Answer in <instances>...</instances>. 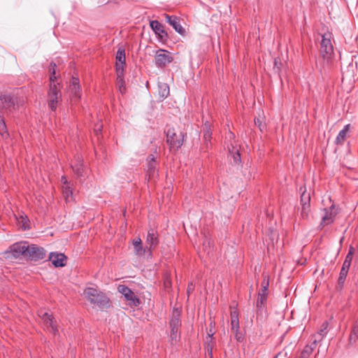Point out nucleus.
Segmentation results:
<instances>
[{
    "label": "nucleus",
    "mask_w": 358,
    "mask_h": 358,
    "mask_svg": "<svg viewBox=\"0 0 358 358\" xmlns=\"http://www.w3.org/2000/svg\"><path fill=\"white\" fill-rule=\"evenodd\" d=\"M56 64L55 63L50 64V85L47 94V103L48 108L52 111H55L59 103L62 100V86L59 83H57V77L55 76Z\"/></svg>",
    "instance_id": "nucleus-1"
},
{
    "label": "nucleus",
    "mask_w": 358,
    "mask_h": 358,
    "mask_svg": "<svg viewBox=\"0 0 358 358\" xmlns=\"http://www.w3.org/2000/svg\"><path fill=\"white\" fill-rule=\"evenodd\" d=\"M85 298L88 300L93 307L105 309L110 307V299L107 295L96 287H86L83 291Z\"/></svg>",
    "instance_id": "nucleus-2"
},
{
    "label": "nucleus",
    "mask_w": 358,
    "mask_h": 358,
    "mask_svg": "<svg viewBox=\"0 0 358 358\" xmlns=\"http://www.w3.org/2000/svg\"><path fill=\"white\" fill-rule=\"evenodd\" d=\"M322 40L320 42V55L324 62L329 63L334 55V47L332 45L333 34L327 31L320 34Z\"/></svg>",
    "instance_id": "nucleus-3"
},
{
    "label": "nucleus",
    "mask_w": 358,
    "mask_h": 358,
    "mask_svg": "<svg viewBox=\"0 0 358 358\" xmlns=\"http://www.w3.org/2000/svg\"><path fill=\"white\" fill-rule=\"evenodd\" d=\"M181 311L178 308H173L170 317L169 327L171 329L170 340L171 344L177 342L180 336Z\"/></svg>",
    "instance_id": "nucleus-4"
},
{
    "label": "nucleus",
    "mask_w": 358,
    "mask_h": 358,
    "mask_svg": "<svg viewBox=\"0 0 358 358\" xmlns=\"http://www.w3.org/2000/svg\"><path fill=\"white\" fill-rule=\"evenodd\" d=\"M262 278L261 289L258 292V297L256 302L257 313L262 312L267 301L268 294L269 277L265 273H263Z\"/></svg>",
    "instance_id": "nucleus-5"
},
{
    "label": "nucleus",
    "mask_w": 358,
    "mask_h": 358,
    "mask_svg": "<svg viewBox=\"0 0 358 358\" xmlns=\"http://www.w3.org/2000/svg\"><path fill=\"white\" fill-rule=\"evenodd\" d=\"M68 92L71 104H77L81 98V89L78 78L72 76Z\"/></svg>",
    "instance_id": "nucleus-6"
},
{
    "label": "nucleus",
    "mask_w": 358,
    "mask_h": 358,
    "mask_svg": "<svg viewBox=\"0 0 358 358\" xmlns=\"http://www.w3.org/2000/svg\"><path fill=\"white\" fill-rule=\"evenodd\" d=\"M340 208L334 203L329 208H324L323 209V215L321 218L320 226L324 227V226L332 224L336 215L338 214Z\"/></svg>",
    "instance_id": "nucleus-7"
},
{
    "label": "nucleus",
    "mask_w": 358,
    "mask_h": 358,
    "mask_svg": "<svg viewBox=\"0 0 358 358\" xmlns=\"http://www.w3.org/2000/svg\"><path fill=\"white\" fill-rule=\"evenodd\" d=\"M117 290L124 296L129 306L136 307L139 306V299L136 296V295L129 287L124 285H120L117 287Z\"/></svg>",
    "instance_id": "nucleus-8"
},
{
    "label": "nucleus",
    "mask_w": 358,
    "mask_h": 358,
    "mask_svg": "<svg viewBox=\"0 0 358 358\" xmlns=\"http://www.w3.org/2000/svg\"><path fill=\"white\" fill-rule=\"evenodd\" d=\"M183 141L184 135L182 133L176 135L173 129H169L166 131V142L171 148L178 150L182 146Z\"/></svg>",
    "instance_id": "nucleus-9"
},
{
    "label": "nucleus",
    "mask_w": 358,
    "mask_h": 358,
    "mask_svg": "<svg viewBox=\"0 0 358 358\" xmlns=\"http://www.w3.org/2000/svg\"><path fill=\"white\" fill-rule=\"evenodd\" d=\"M155 64L160 68L165 67L168 64L173 62V58L169 51L163 49H159L155 54Z\"/></svg>",
    "instance_id": "nucleus-10"
},
{
    "label": "nucleus",
    "mask_w": 358,
    "mask_h": 358,
    "mask_svg": "<svg viewBox=\"0 0 358 358\" xmlns=\"http://www.w3.org/2000/svg\"><path fill=\"white\" fill-rule=\"evenodd\" d=\"M26 257L34 261L43 259L45 257V250L36 245H28Z\"/></svg>",
    "instance_id": "nucleus-11"
},
{
    "label": "nucleus",
    "mask_w": 358,
    "mask_h": 358,
    "mask_svg": "<svg viewBox=\"0 0 358 358\" xmlns=\"http://www.w3.org/2000/svg\"><path fill=\"white\" fill-rule=\"evenodd\" d=\"M147 161L145 170L148 180H155L157 176L156 157L154 155L151 154L148 157Z\"/></svg>",
    "instance_id": "nucleus-12"
},
{
    "label": "nucleus",
    "mask_w": 358,
    "mask_h": 358,
    "mask_svg": "<svg viewBox=\"0 0 358 358\" xmlns=\"http://www.w3.org/2000/svg\"><path fill=\"white\" fill-rule=\"evenodd\" d=\"M159 238L157 231L155 229H150L146 237V243L148 245L147 249L149 255L152 254V250H154L159 244Z\"/></svg>",
    "instance_id": "nucleus-13"
},
{
    "label": "nucleus",
    "mask_w": 358,
    "mask_h": 358,
    "mask_svg": "<svg viewBox=\"0 0 358 358\" xmlns=\"http://www.w3.org/2000/svg\"><path fill=\"white\" fill-rule=\"evenodd\" d=\"M41 317L50 332L55 336L59 334L57 326L52 315L44 313L41 315Z\"/></svg>",
    "instance_id": "nucleus-14"
},
{
    "label": "nucleus",
    "mask_w": 358,
    "mask_h": 358,
    "mask_svg": "<svg viewBox=\"0 0 358 358\" xmlns=\"http://www.w3.org/2000/svg\"><path fill=\"white\" fill-rule=\"evenodd\" d=\"M28 245L27 243H17L10 247V252L15 258L19 257L20 255L27 256Z\"/></svg>",
    "instance_id": "nucleus-15"
},
{
    "label": "nucleus",
    "mask_w": 358,
    "mask_h": 358,
    "mask_svg": "<svg viewBox=\"0 0 358 358\" xmlns=\"http://www.w3.org/2000/svg\"><path fill=\"white\" fill-rule=\"evenodd\" d=\"M165 19L166 22L172 26L178 34L180 35L185 34V30L180 24V19L178 17L166 14Z\"/></svg>",
    "instance_id": "nucleus-16"
},
{
    "label": "nucleus",
    "mask_w": 358,
    "mask_h": 358,
    "mask_svg": "<svg viewBox=\"0 0 358 358\" xmlns=\"http://www.w3.org/2000/svg\"><path fill=\"white\" fill-rule=\"evenodd\" d=\"M116 72L117 74L123 73L124 66L125 65V50L123 48H119L116 54Z\"/></svg>",
    "instance_id": "nucleus-17"
},
{
    "label": "nucleus",
    "mask_w": 358,
    "mask_h": 358,
    "mask_svg": "<svg viewBox=\"0 0 358 358\" xmlns=\"http://www.w3.org/2000/svg\"><path fill=\"white\" fill-rule=\"evenodd\" d=\"M71 166L73 172L78 177L81 178L84 176L85 168L83 164V159L80 156L75 157L74 160L72 161Z\"/></svg>",
    "instance_id": "nucleus-18"
},
{
    "label": "nucleus",
    "mask_w": 358,
    "mask_h": 358,
    "mask_svg": "<svg viewBox=\"0 0 358 358\" xmlns=\"http://www.w3.org/2000/svg\"><path fill=\"white\" fill-rule=\"evenodd\" d=\"M49 260L55 267L64 266L66 257L62 253L51 252L49 255Z\"/></svg>",
    "instance_id": "nucleus-19"
},
{
    "label": "nucleus",
    "mask_w": 358,
    "mask_h": 358,
    "mask_svg": "<svg viewBox=\"0 0 358 358\" xmlns=\"http://www.w3.org/2000/svg\"><path fill=\"white\" fill-rule=\"evenodd\" d=\"M61 182L62 183V189L64 199L66 201H69V200L73 199V191L71 187L66 176L62 177Z\"/></svg>",
    "instance_id": "nucleus-20"
},
{
    "label": "nucleus",
    "mask_w": 358,
    "mask_h": 358,
    "mask_svg": "<svg viewBox=\"0 0 358 358\" xmlns=\"http://www.w3.org/2000/svg\"><path fill=\"white\" fill-rule=\"evenodd\" d=\"M231 329L232 331H237L240 329L238 311L236 307L230 306Z\"/></svg>",
    "instance_id": "nucleus-21"
},
{
    "label": "nucleus",
    "mask_w": 358,
    "mask_h": 358,
    "mask_svg": "<svg viewBox=\"0 0 358 358\" xmlns=\"http://www.w3.org/2000/svg\"><path fill=\"white\" fill-rule=\"evenodd\" d=\"M15 106V101L10 95L0 96V110H11Z\"/></svg>",
    "instance_id": "nucleus-22"
},
{
    "label": "nucleus",
    "mask_w": 358,
    "mask_h": 358,
    "mask_svg": "<svg viewBox=\"0 0 358 358\" xmlns=\"http://www.w3.org/2000/svg\"><path fill=\"white\" fill-rule=\"evenodd\" d=\"M317 343V339H315L309 345L305 346L303 350L301 351L299 358H309L315 348Z\"/></svg>",
    "instance_id": "nucleus-23"
},
{
    "label": "nucleus",
    "mask_w": 358,
    "mask_h": 358,
    "mask_svg": "<svg viewBox=\"0 0 358 358\" xmlns=\"http://www.w3.org/2000/svg\"><path fill=\"white\" fill-rule=\"evenodd\" d=\"M350 124H346L344 126L343 129L340 131L338 136L336 138L335 143L336 145H343L344 141H345V138L347 137V134L348 133L350 130Z\"/></svg>",
    "instance_id": "nucleus-24"
},
{
    "label": "nucleus",
    "mask_w": 358,
    "mask_h": 358,
    "mask_svg": "<svg viewBox=\"0 0 358 358\" xmlns=\"http://www.w3.org/2000/svg\"><path fill=\"white\" fill-rule=\"evenodd\" d=\"M329 322L324 321L316 334L313 336L314 340L317 339V343L321 341L328 332Z\"/></svg>",
    "instance_id": "nucleus-25"
},
{
    "label": "nucleus",
    "mask_w": 358,
    "mask_h": 358,
    "mask_svg": "<svg viewBox=\"0 0 358 358\" xmlns=\"http://www.w3.org/2000/svg\"><path fill=\"white\" fill-rule=\"evenodd\" d=\"M133 245L134 248L135 253L138 256H143L148 250L147 248H144L142 245V241L140 238H137L133 241Z\"/></svg>",
    "instance_id": "nucleus-26"
},
{
    "label": "nucleus",
    "mask_w": 358,
    "mask_h": 358,
    "mask_svg": "<svg viewBox=\"0 0 358 358\" xmlns=\"http://www.w3.org/2000/svg\"><path fill=\"white\" fill-rule=\"evenodd\" d=\"M16 220L20 227L24 230L29 229V220L26 214L24 213H19V215L16 216Z\"/></svg>",
    "instance_id": "nucleus-27"
},
{
    "label": "nucleus",
    "mask_w": 358,
    "mask_h": 358,
    "mask_svg": "<svg viewBox=\"0 0 358 358\" xmlns=\"http://www.w3.org/2000/svg\"><path fill=\"white\" fill-rule=\"evenodd\" d=\"M150 25L152 29L155 32L156 34L160 37H163V34L166 35V33L163 29L162 24L157 20H152L150 22Z\"/></svg>",
    "instance_id": "nucleus-28"
},
{
    "label": "nucleus",
    "mask_w": 358,
    "mask_h": 358,
    "mask_svg": "<svg viewBox=\"0 0 358 358\" xmlns=\"http://www.w3.org/2000/svg\"><path fill=\"white\" fill-rule=\"evenodd\" d=\"M229 156L233 159L234 164H241V157L240 152L234 146H231V148H229Z\"/></svg>",
    "instance_id": "nucleus-29"
},
{
    "label": "nucleus",
    "mask_w": 358,
    "mask_h": 358,
    "mask_svg": "<svg viewBox=\"0 0 358 358\" xmlns=\"http://www.w3.org/2000/svg\"><path fill=\"white\" fill-rule=\"evenodd\" d=\"M203 251L209 255L213 252V244L210 237L204 235L202 243Z\"/></svg>",
    "instance_id": "nucleus-30"
},
{
    "label": "nucleus",
    "mask_w": 358,
    "mask_h": 358,
    "mask_svg": "<svg viewBox=\"0 0 358 358\" xmlns=\"http://www.w3.org/2000/svg\"><path fill=\"white\" fill-rule=\"evenodd\" d=\"M350 267V266L347 264H343L342 266L338 280V283L341 287H343L344 285Z\"/></svg>",
    "instance_id": "nucleus-31"
},
{
    "label": "nucleus",
    "mask_w": 358,
    "mask_h": 358,
    "mask_svg": "<svg viewBox=\"0 0 358 358\" xmlns=\"http://www.w3.org/2000/svg\"><path fill=\"white\" fill-rule=\"evenodd\" d=\"M117 87H118V90L122 94L126 92V86L124 80L123 73L117 74Z\"/></svg>",
    "instance_id": "nucleus-32"
},
{
    "label": "nucleus",
    "mask_w": 358,
    "mask_h": 358,
    "mask_svg": "<svg viewBox=\"0 0 358 358\" xmlns=\"http://www.w3.org/2000/svg\"><path fill=\"white\" fill-rule=\"evenodd\" d=\"M358 339V324L354 325L349 337V343L352 345L356 343Z\"/></svg>",
    "instance_id": "nucleus-33"
},
{
    "label": "nucleus",
    "mask_w": 358,
    "mask_h": 358,
    "mask_svg": "<svg viewBox=\"0 0 358 358\" xmlns=\"http://www.w3.org/2000/svg\"><path fill=\"white\" fill-rule=\"evenodd\" d=\"M0 135L4 138H6L8 136V133L7 131V127H6L5 121L3 118V117H1V115H0Z\"/></svg>",
    "instance_id": "nucleus-34"
},
{
    "label": "nucleus",
    "mask_w": 358,
    "mask_h": 358,
    "mask_svg": "<svg viewBox=\"0 0 358 358\" xmlns=\"http://www.w3.org/2000/svg\"><path fill=\"white\" fill-rule=\"evenodd\" d=\"M164 285L166 289H169L171 287V280L169 273H165L164 276Z\"/></svg>",
    "instance_id": "nucleus-35"
},
{
    "label": "nucleus",
    "mask_w": 358,
    "mask_h": 358,
    "mask_svg": "<svg viewBox=\"0 0 358 358\" xmlns=\"http://www.w3.org/2000/svg\"><path fill=\"white\" fill-rule=\"evenodd\" d=\"M211 135H212V133H211L210 129L208 128V127L206 125L204 134H203V138H204V140L206 142L210 140Z\"/></svg>",
    "instance_id": "nucleus-36"
},
{
    "label": "nucleus",
    "mask_w": 358,
    "mask_h": 358,
    "mask_svg": "<svg viewBox=\"0 0 358 358\" xmlns=\"http://www.w3.org/2000/svg\"><path fill=\"white\" fill-rule=\"evenodd\" d=\"M234 334L235 338L238 342H242L244 340V335L240 331V329L237 331H232Z\"/></svg>",
    "instance_id": "nucleus-37"
},
{
    "label": "nucleus",
    "mask_w": 358,
    "mask_h": 358,
    "mask_svg": "<svg viewBox=\"0 0 358 358\" xmlns=\"http://www.w3.org/2000/svg\"><path fill=\"white\" fill-rule=\"evenodd\" d=\"M161 88L163 87V90H162V96H164V97H166L169 94V87L167 85H163L162 86L160 87Z\"/></svg>",
    "instance_id": "nucleus-38"
},
{
    "label": "nucleus",
    "mask_w": 358,
    "mask_h": 358,
    "mask_svg": "<svg viewBox=\"0 0 358 358\" xmlns=\"http://www.w3.org/2000/svg\"><path fill=\"white\" fill-rule=\"evenodd\" d=\"M213 348H214L213 339H210L209 341L206 342V344H205L206 350H213Z\"/></svg>",
    "instance_id": "nucleus-39"
},
{
    "label": "nucleus",
    "mask_w": 358,
    "mask_h": 358,
    "mask_svg": "<svg viewBox=\"0 0 358 358\" xmlns=\"http://www.w3.org/2000/svg\"><path fill=\"white\" fill-rule=\"evenodd\" d=\"M352 257H353V255H350L349 254H347L343 264H347L348 266H350L352 260Z\"/></svg>",
    "instance_id": "nucleus-40"
},
{
    "label": "nucleus",
    "mask_w": 358,
    "mask_h": 358,
    "mask_svg": "<svg viewBox=\"0 0 358 358\" xmlns=\"http://www.w3.org/2000/svg\"><path fill=\"white\" fill-rule=\"evenodd\" d=\"M310 197L309 194H306L305 192H303L301 196V201H310Z\"/></svg>",
    "instance_id": "nucleus-41"
},
{
    "label": "nucleus",
    "mask_w": 358,
    "mask_h": 358,
    "mask_svg": "<svg viewBox=\"0 0 358 358\" xmlns=\"http://www.w3.org/2000/svg\"><path fill=\"white\" fill-rule=\"evenodd\" d=\"M195 285L193 282H189L188 284L187 288V293L189 296L191 292H192L194 289Z\"/></svg>",
    "instance_id": "nucleus-42"
},
{
    "label": "nucleus",
    "mask_w": 358,
    "mask_h": 358,
    "mask_svg": "<svg viewBox=\"0 0 358 358\" xmlns=\"http://www.w3.org/2000/svg\"><path fill=\"white\" fill-rule=\"evenodd\" d=\"M102 126L101 124H97L94 127V132L98 136L101 132Z\"/></svg>",
    "instance_id": "nucleus-43"
},
{
    "label": "nucleus",
    "mask_w": 358,
    "mask_h": 358,
    "mask_svg": "<svg viewBox=\"0 0 358 358\" xmlns=\"http://www.w3.org/2000/svg\"><path fill=\"white\" fill-rule=\"evenodd\" d=\"M206 350V356L209 358H213V350Z\"/></svg>",
    "instance_id": "nucleus-44"
},
{
    "label": "nucleus",
    "mask_w": 358,
    "mask_h": 358,
    "mask_svg": "<svg viewBox=\"0 0 358 358\" xmlns=\"http://www.w3.org/2000/svg\"><path fill=\"white\" fill-rule=\"evenodd\" d=\"M214 331H213L212 329H210L208 334V337L210 338V339H213V335H214Z\"/></svg>",
    "instance_id": "nucleus-45"
},
{
    "label": "nucleus",
    "mask_w": 358,
    "mask_h": 358,
    "mask_svg": "<svg viewBox=\"0 0 358 358\" xmlns=\"http://www.w3.org/2000/svg\"><path fill=\"white\" fill-rule=\"evenodd\" d=\"M354 252H355V248L352 246H350L348 254H349L350 255H353Z\"/></svg>",
    "instance_id": "nucleus-46"
},
{
    "label": "nucleus",
    "mask_w": 358,
    "mask_h": 358,
    "mask_svg": "<svg viewBox=\"0 0 358 358\" xmlns=\"http://www.w3.org/2000/svg\"><path fill=\"white\" fill-rule=\"evenodd\" d=\"M255 124L258 125V127H259L260 130H262V128H261V122L259 121V120H257V121L255 120Z\"/></svg>",
    "instance_id": "nucleus-47"
},
{
    "label": "nucleus",
    "mask_w": 358,
    "mask_h": 358,
    "mask_svg": "<svg viewBox=\"0 0 358 358\" xmlns=\"http://www.w3.org/2000/svg\"><path fill=\"white\" fill-rule=\"evenodd\" d=\"M215 322H211L210 324V327H211L210 329H213L215 327Z\"/></svg>",
    "instance_id": "nucleus-48"
},
{
    "label": "nucleus",
    "mask_w": 358,
    "mask_h": 358,
    "mask_svg": "<svg viewBox=\"0 0 358 358\" xmlns=\"http://www.w3.org/2000/svg\"><path fill=\"white\" fill-rule=\"evenodd\" d=\"M277 62H278L277 59H275V61H274L275 66L277 64Z\"/></svg>",
    "instance_id": "nucleus-49"
},
{
    "label": "nucleus",
    "mask_w": 358,
    "mask_h": 358,
    "mask_svg": "<svg viewBox=\"0 0 358 358\" xmlns=\"http://www.w3.org/2000/svg\"><path fill=\"white\" fill-rule=\"evenodd\" d=\"M357 324H358V322H357Z\"/></svg>",
    "instance_id": "nucleus-50"
}]
</instances>
